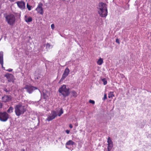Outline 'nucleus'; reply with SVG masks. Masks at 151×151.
Here are the masks:
<instances>
[{"instance_id": "obj_1", "label": "nucleus", "mask_w": 151, "mask_h": 151, "mask_svg": "<svg viewBox=\"0 0 151 151\" xmlns=\"http://www.w3.org/2000/svg\"><path fill=\"white\" fill-rule=\"evenodd\" d=\"M98 12L101 17H106L107 15V9L106 4L103 3H99L97 7Z\"/></svg>"}, {"instance_id": "obj_2", "label": "nucleus", "mask_w": 151, "mask_h": 151, "mask_svg": "<svg viewBox=\"0 0 151 151\" xmlns=\"http://www.w3.org/2000/svg\"><path fill=\"white\" fill-rule=\"evenodd\" d=\"M14 109L15 114L17 116L23 114L26 111L25 106L20 103L15 106Z\"/></svg>"}, {"instance_id": "obj_3", "label": "nucleus", "mask_w": 151, "mask_h": 151, "mask_svg": "<svg viewBox=\"0 0 151 151\" xmlns=\"http://www.w3.org/2000/svg\"><path fill=\"white\" fill-rule=\"evenodd\" d=\"M70 89L69 87L67 88L66 85H63L60 88L58 91L64 97L68 96L70 94Z\"/></svg>"}, {"instance_id": "obj_4", "label": "nucleus", "mask_w": 151, "mask_h": 151, "mask_svg": "<svg viewBox=\"0 0 151 151\" xmlns=\"http://www.w3.org/2000/svg\"><path fill=\"white\" fill-rule=\"evenodd\" d=\"M63 113V111L62 108L60 109V110L58 114H57V112L56 111H51L50 115L47 117L46 119V120L48 122H49L55 119L57 116V115L59 116H60Z\"/></svg>"}, {"instance_id": "obj_5", "label": "nucleus", "mask_w": 151, "mask_h": 151, "mask_svg": "<svg viewBox=\"0 0 151 151\" xmlns=\"http://www.w3.org/2000/svg\"><path fill=\"white\" fill-rule=\"evenodd\" d=\"M6 19L8 23L12 26L14 24L15 21V18L13 14L7 15L6 17Z\"/></svg>"}, {"instance_id": "obj_6", "label": "nucleus", "mask_w": 151, "mask_h": 151, "mask_svg": "<svg viewBox=\"0 0 151 151\" xmlns=\"http://www.w3.org/2000/svg\"><path fill=\"white\" fill-rule=\"evenodd\" d=\"M9 118V115L5 112H0V121L2 122L7 121Z\"/></svg>"}, {"instance_id": "obj_7", "label": "nucleus", "mask_w": 151, "mask_h": 151, "mask_svg": "<svg viewBox=\"0 0 151 151\" xmlns=\"http://www.w3.org/2000/svg\"><path fill=\"white\" fill-rule=\"evenodd\" d=\"M24 89L26 90L27 91L29 94H31L35 90L37 89L36 87L32 86L31 84L26 85Z\"/></svg>"}, {"instance_id": "obj_8", "label": "nucleus", "mask_w": 151, "mask_h": 151, "mask_svg": "<svg viewBox=\"0 0 151 151\" xmlns=\"http://www.w3.org/2000/svg\"><path fill=\"white\" fill-rule=\"evenodd\" d=\"M43 6V4L41 2H40L38 4L37 8L36 9V10L37 13L41 15L43 14L44 12L43 9L42 8Z\"/></svg>"}, {"instance_id": "obj_9", "label": "nucleus", "mask_w": 151, "mask_h": 151, "mask_svg": "<svg viewBox=\"0 0 151 151\" xmlns=\"http://www.w3.org/2000/svg\"><path fill=\"white\" fill-rule=\"evenodd\" d=\"M69 72V69L68 68H66L65 69L62 77L60 81V82L63 81L68 75Z\"/></svg>"}, {"instance_id": "obj_10", "label": "nucleus", "mask_w": 151, "mask_h": 151, "mask_svg": "<svg viewBox=\"0 0 151 151\" xmlns=\"http://www.w3.org/2000/svg\"><path fill=\"white\" fill-rule=\"evenodd\" d=\"M108 142V150L110 151L113 146V142L110 137H109L107 140Z\"/></svg>"}, {"instance_id": "obj_11", "label": "nucleus", "mask_w": 151, "mask_h": 151, "mask_svg": "<svg viewBox=\"0 0 151 151\" xmlns=\"http://www.w3.org/2000/svg\"><path fill=\"white\" fill-rule=\"evenodd\" d=\"M12 100V97L10 96L5 95L2 98V101L6 102L10 101Z\"/></svg>"}, {"instance_id": "obj_12", "label": "nucleus", "mask_w": 151, "mask_h": 151, "mask_svg": "<svg viewBox=\"0 0 151 151\" xmlns=\"http://www.w3.org/2000/svg\"><path fill=\"white\" fill-rule=\"evenodd\" d=\"M5 76L7 78L9 82H14V76L12 74H7L5 75Z\"/></svg>"}, {"instance_id": "obj_13", "label": "nucleus", "mask_w": 151, "mask_h": 151, "mask_svg": "<svg viewBox=\"0 0 151 151\" xmlns=\"http://www.w3.org/2000/svg\"><path fill=\"white\" fill-rule=\"evenodd\" d=\"M17 3L19 8L22 9L24 8L25 4L24 2L18 1L17 2Z\"/></svg>"}, {"instance_id": "obj_14", "label": "nucleus", "mask_w": 151, "mask_h": 151, "mask_svg": "<svg viewBox=\"0 0 151 151\" xmlns=\"http://www.w3.org/2000/svg\"><path fill=\"white\" fill-rule=\"evenodd\" d=\"M3 54L2 53H0V63L1 65V67L4 69H5V68L3 66L4 60L3 58Z\"/></svg>"}, {"instance_id": "obj_15", "label": "nucleus", "mask_w": 151, "mask_h": 151, "mask_svg": "<svg viewBox=\"0 0 151 151\" xmlns=\"http://www.w3.org/2000/svg\"><path fill=\"white\" fill-rule=\"evenodd\" d=\"M25 20L27 23L31 22L32 20V18L31 17H27V16H25Z\"/></svg>"}, {"instance_id": "obj_16", "label": "nucleus", "mask_w": 151, "mask_h": 151, "mask_svg": "<svg viewBox=\"0 0 151 151\" xmlns=\"http://www.w3.org/2000/svg\"><path fill=\"white\" fill-rule=\"evenodd\" d=\"M75 144V143L71 140H69L66 143V145H73Z\"/></svg>"}, {"instance_id": "obj_17", "label": "nucleus", "mask_w": 151, "mask_h": 151, "mask_svg": "<svg viewBox=\"0 0 151 151\" xmlns=\"http://www.w3.org/2000/svg\"><path fill=\"white\" fill-rule=\"evenodd\" d=\"M103 63V59L100 58L98 60V61L97 62V63L98 65H101Z\"/></svg>"}, {"instance_id": "obj_18", "label": "nucleus", "mask_w": 151, "mask_h": 151, "mask_svg": "<svg viewBox=\"0 0 151 151\" xmlns=\"http://www.w3.org/2000/svg\"><path fill=\"white\" fill-rule=\"evenodd\" d=\"M14 108L12 106H10L8 109L7 110V113H11L13 111Z\"/></svg>"}, {"instance_id": "obj_19", "label": "nucleus", "mask_w": 151, "mask_h": 151, "mask_svg": "<svg viewBox=\"0 0 151 151\" xmlns=\"http://www.w3.org/2000/svg\"><path fill=\"white\" fill-rule=\"evenodd\" d=\"M114 96V93L113 92H110L108 94V97L109 98H112Z\"/></svg>"}, {"instance_id": "obj_20", "label": "nucleus", "mask_w": 151, "mask_h": 151, "mask_svg": "<svg viewBox=\"0 0 151 151\" xmlns=\"http://www.w3.org/2000/svg\"><path fill=\"white\" fill-rule=\"evenodd\" d=\"M72 94L73 96L76 97L77 96V93L75 91H73L72 92Z\"/></svg>"}, {"instance_id": "obj_21", "label": "nucleus", "mask_w": 151, "mask_h": 151, "mask_svg": "<svg viewBox=\"0 0 151 151\" xmlns=\"http://www.w3.org/2000/svg\"><path fill=\"white\" fill-rule=\"evenodd\" d=\"M101 81L103 82V83L104 85H106L107 84V81L106 80V78H103L101 79Z\"/></svg>"}, {"instance_id": "obj_22", "label": "nucleus", "mask_w": 151, "mask_h": 151, "mask_svg": "<svg viewBox=\"0 0 151 151\" xmlns=\"http://www.w3.org/2000/svg\"><path fill=\"white\" fill-rule=\"evenodd\" d=\"M89 102L90 103L92 104H95V101H94L91 100H89Z\"/></svg>"}, {"instance_id": "obj_23", "label": "nucleus", "mask_w": 151, "mask_h": 151, "mask_svg": "<svg viewBox=\"0 0 151 151\" xmlns=\"http://www.w3.org/2000/svg\"><path fill=\"white\" fill-rule=\"evenodd\" d=\"M27 7L29 10V11L31 10V6L28 4H27Z\"/></svg>"}, {"instance_id": "obj_24", "label": "nucleus", "mask_w": 151, "mask_h": 151, "mask_svg": "<svg viewBox=\"0 0 151 151\" xmlns=\"http://www.w3.org/2000/svg\"><path fill=\"white\" fill-rule=\"evenodd\" d=\"M50 47V45L49 43H47L46 45V48H49Z\"/></svg>"}, {"instance_id": "obj_25", "label": "nucleus", "mask_w": 151, "mask_h": 151, "mask_svg": "<svg viewBox=\"0 0 151 151\" xmlns=\"http://www.w3.org/2000/svg\"><path fill=\"white\" fill-rule=\"evenodd\" d=\"M107 99V96L106 94H105L104 96V97L103 98L104 100H105Z\"/></svg>"}, {"instance_id": "obj_26", "label": "nucleus", "mask_w": 151, "mask_h": 151, "mask_svg": "<svg viewBox=\"0 0 151 151\" xmlns=\"http://www.w3.org/2000/svg\"><path fill=\"white\" fill-rule=\"evenodd\" d=\"M51 27L52 29H54L55 27L54 24H52L51 25Z\"/></svg>"}, {"instance_id": "obj_27", "label": "nucleus", "mask_w": 151, "mask_h": 151, "mask_svg": "<svg viewBox=\"0 0 151 151\" xmlns=\"http://www.w3.org/2000/svg\"><path fill=\"white\" fill-rule=\"evenodd\" d=\"M116 43H118V44H120L119 40L118 39H116Z\"/></svg>"}, {"instance_id": "obj_28", "label": "nucleus", "mask_w": 151, "mask_h": 151, "mask_svg": "<svg viewBox=\"0 0 151 151\" xmlns=\"http://www.w3.org/2000/svg\"><path fill=\"white\" fill-rule=\"evenodd\" d=\"M12 70H13L12 69L9 68V69L7 70H6L7 71H8L9 72H11L12 71Z\"/></svg>"}, {"instance_id": "obj_29", "label": "nucleus", "mask_w": 151, "mask_h": 151, "mask_svg": "<svg viewBox=\"0 0 151 151\" xmlns=\"http://www.w3.org/2000/svg\"><path fill=\"white\" fill-rule=\"evenodd\" d=\"M69 127L70 128H73V125H72V124H70L69 125Z\"/></svg>"}, {"instance_id": "obj_30", "label": "nucleus", "mask_w": 151, "mask_h": 151, "mask_svg": "<svg viewBox=\"0 0 151 151\" xmlns=\"http://www.w3.org/2000/svg\"><path fill=\"white\" fill-rule=\"evenodd\" d=\"M65 132L67 134H69V133L70 131L69 130H67L65 131Z\"/></svg>"}, {"instance_id": "obj_31", "label": "nucleus", "mask_w": 151, "mask_h": 151, "mask_svg": "<svg viewBox=\"0 0 151 151\" xmlns=\"http://www.w3.org/2000/svg\"><path fill=\"white\" fill-rule=\"evenodd\" d=\"M9 1H10L11 2H14V1L15 0H9Z\"/></svg>"}, {"instance_id": "obj_32", "label": "nucleus", "mask_w": 151, "mask_h": 151, "mask_svg": "<svg viewBox=\"0 0 151 151\" xmlns=\"http://www.w3.org/2000/svg\"><path fill=\"white\" fill-rule=\"evenodd\" d=\"M21 151H25V150L24 149H23Z\"/></svg>"}, {"instance_id": "obj_33", "label": "nucleus", "mask_w": 151, "mask_h": 151, "mask_svg": "<svg viewBox=\"0 0 151 151\" xmlns=\"http://www.w3.org/2000/svg\"><path fill=\"white\" fill-rule=\"evenodd\" d=\"M6 90H7V89H6V91H6Z\"/></svg>"}, {"instance_id": "obj_34", "label": "nucleus", "mask_w": 151, "mask_h": 151, "mask_svg": "<svg viewBox=\"0 0 151 151\" xmlns=\"http://www.w3.org/2000/svg\"><path fill=\"white\" fill-rule=\"evenodd\" d=\"M6 90H7V89H6V91H6Z\"/></svg>"}, {"instance_id": "obj_35", "label": "nucleus", "mask_w": 151, "mask_h": 151, "mask_svg": "<svg viewBox=\"0 0 151 151\" xmlns=\"http://www.w3.org/2000/svg\"><path fill=\"white\" fill-rule=\"evenodd\" d=\"M6 90H7V89H6V91H6Z\"/></svg>"}]
</instances>
